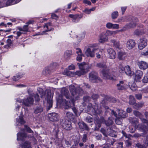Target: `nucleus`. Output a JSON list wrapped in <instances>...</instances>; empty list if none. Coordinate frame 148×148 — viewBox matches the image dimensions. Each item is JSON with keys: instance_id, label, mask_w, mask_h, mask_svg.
Instances as JSON below:
<instances>
[{"instance_id": "nucleus-47", "label": "nucleus", "mask_w": 148, "mask_h": 148, "mask_svg": "<svg viewBox=\"0 0 148 148\" xmlns=\"http://www.w3.org/2000/svg\"><path fill=\"white\" fill-rule=\"evenodd\" d=\"M25 128L27 132L29 133H33V131L27 125H24Z\"/></svg>"}, {"instance_id": "nucleus-4", "label": "nucleus", "mask_w": 148, "mask_h": 148, "mask_svg": "<svg viewBox=\"0 0 148 148\" xmlns=\"http://www.w3.org/2000/svg\"><path fill=\"white\" fill-rule=\"evenodd\" d=\"M74 65L71 64L68 66V69H66L64 70L63 74L70 77H73L74 76Z\"/></svg>"}, {"instance_id": "nucleus-48", "label": "nucleus", "mask_w": 148, "mask_h": 148, "mask_svg": "<svg viewBox=\"0 0 148 148\" xmlns=\"http://www.w3.org/2000/svg\"><path fill=\"white\" fill-rule=\"evenodd\" d=\"M101 133L105 136H107L108 133L106 130L103 128H101Z\"/></svg>"}, {"instance_id": "nucleus-14", "label": "nucleus", "mask_w": 148, "mask_h": 148, "mask_svg": "<svg viewBox=\"0 0 148 148\" xmlns=\"http://www.w3.org/2000/svg\"><path fill=\"white\" fill-rule=\"evenodd\" d=\"M143 73L140 70H137L136 71L134 79L135 81L136 82L140 81L143 76Z\"/></svg>"}, {"instance_id": "nucleus-23", "label": "nucleus", "mask_w": 148, "mask_h": 148, "mask_svg": "<svg viewBox=\"0 0 148 148\" xmlns=\"http://www.w3.org/2000/svg\"><path fill=\"white\" fill-rule=\"evenodd\" d=\"M107 52L109 54V58L111 59H114L116 57V54L114 51L111 48L107 49Z\"/></svg>"}, {"instance_id": "nucleus-46", "label": "nucleus", "mask_w": 148, "mask_h": 148, "mask_svg": "<svg viewBox=\"0 0 148 148\" xmlns=\"http://www.w3.org/2000/svg\"><path fill=\"white\" fill-rule=\"evenodd\" d=\"M125 73H126L127 75L129 76H131L133 74L132 72L131 71L130 67V70H127V69H125Z\"/></svg>"}, {"instance_id": "nucleus-64", "label": "nucleus", "mask_w": 148, "mask_h": 148, "mask_svg": "<svg viewBox=\"0 0 148 148\" xmlns=\"http://www.w3.org/2000/svg\"><path fill=\"white\" fill-rule=\"evenodd\" d=\"M140 119L141 120L142 122L143 123H146L147 124V123L148 122V121L146 119L143 118V117H142Z\"/></svg>"}, {"instance_id": "nucleus-13", "label": "nucleus", "mask_w": 148, "mask_h": 148, "mask_svg": "<svg viewBox=\"0 0 148 148\" xmlns=\"http://www.w3.org/2000/svg\"><path fill=\"white\" fill-rule=\"evenodd\" d=\"M34 101L33 97L30 96L27 97V99H24L23 101V103L25 106H29L30 104H33Z\"/></svg>"}, {"instance_id": "nucleus-44", "label": "nucleus", "mask_w": 148, "mask_h": 148, "mask_svg": "<svg viewBox=\"0 0 148 148\" xmlns=\"http://www.w3.org/2000/svg\"><path fill=\"white\" fill-rule=\"evenodd\" d=\"M30 143L29 141H26L23 144L22 146L23 148H27L30 147Z\"/></svg>"}, {"instance_id": "nucleus-25", "label": "nucleus", "mask_w": 148, "mask_h": 148, "mask_svg": "<svg viewBox=\"0 0 148 148\" xmlns=\"http://www.w3.org/2000/svg\"><path fill=\"white\" fill-rule=\"evenodd\" d=\"M18 140L23 141L24 138L27 137V134L25 133H18L17 135Z\"/></svg>"}, {"instance_id": "nucleus-34", "label": "nucleus", "mask_w": 148, "mask_h": 148, "mask_svg": "<svg viewBox=\"0 0 148 148\" xmlns=\"http://www.w3.org/2000/svg\"><path fill=\"white\" fill-rule=\"evenodd\" d=\"M144 33V32L141 29H137L134 32V34L137 36L142 35Z\"/></svg>"}, {"instance_id": "nucleus-38", "label": "nucleus", "mask_w": 148, "mask_h": 148, "mask_svg": "<svg viewBox=\"0 0 148 148\" xmlns=\"http://www.w3.org/2000/svg\"><path fill=\"white\" fill-rule=\"evenodd\" d=\"M107 37L105 35L101 36L99 39V42L101 43H102L107 40Z\"/></svg>"}, {"instance_id": "nucleus-12", "label": "nucleus", "mask_w": 148, "mask_h": 148, "mask_svg": "<svg viewBox=\"0 0 148 148\" xmlns=\"http://www.w3.org/2000/svg\"><path fill=\"white\" fill-rule=\"evenodd\" d=\"M106 101L113 103H116L117 101L114 98L110 97L109 96L104 95V98L102 101L101 103L102 104L104 105L106 103Z\"/></svg>"}, {"instance_id": "nucleus-63", "label": "nucleus", "mask_w": 148, "mask_h": 148, "mask_svg": "<svg viewBox=\"0 0 148 148\" xmlns=\"http://www.w3.org/2000/svg\"><path fill=\"white\" fill-rule=\"evenodd\" d=\"M142 81L144 83L148 82V77L147 76H144L143 79Z\"/></svg>"}, {"instance_id": "nucleus-8", "label": "nucleus", "mask_w": 148, "mask_h": 148, "mask_svg": "<svg viewBox=\"0 0 148 148\" xmlns=\"http://www.w3.org/2000/svg\"><path fill=\"white\" fill-rule=\"evenodd\" d=\"M51 93L50 92H48L47 93L46 96L47 99V110H49L52 107L53 105V101L52 97H51Z\"/></svg>"}, {"instance_id": "nucleus-28", "label": "nucleus", "mask_w": 148, "mask_h": 148, "mask_svg": "<svg viewBox=\"0 0 148 148\" xmlns=\"http://www.w3.org/2000/svg\"><path fill=\"white\" fill-rule=\"evenodd\" d=\"M125 69L127 70H129L130 66H124L121 64H120L119 66V71L120 73H124Z\"/></svg>"}, {"instance_id": "nucleus-52", "label": "nucleus", "mask_w": 148, "mask_h": 148, "mask_svg": "<svg viewBox=\"0 0 148 148\" xmlns=\"http://www.w3.org/2000/svg\"><path fill=\"white\" fill-rule=\"evenodd\" d=\"M132 121V123L134 124H137L138 123V121L137 119L135 118H131L130 121Z\"/></svg>"}, {"instance_id": "nucleus-18", "label": "nucleus", "mask_w": 148, "mask_h": 148, "mask_svg": "<svg viewBox=\"0 0 148 148\" xmlns=\"http://www.w3.org/2000/svg\"><path fill=\"white\" fill-rule=\"evenodd\" d=\"M61 92L62 95H64L67 99H69L71 101V99L70 98H71V96H69V90L66 88H63L61 89Z\"/></svg>"}, {"instance_id": "nucleus-40", "label": "nucleus", "mask_w": 148, "mask_h": 148, "mask_svg": "<svg viewBox=\"0 0 148 148\" xmlns=\"http://www.w3.org/2000/svg\"><path fill=\"white\" fill-rule=\"evenodd\" d=\"M104 123H105L107 126H109L112 124L113 121L111 119H109L107 121H105V122Z\"/></svg>"}, {"instance_id": "nucleus-59", "label": "nucleus", "mask_w": 148, "mask_h": 148, "mask_svg": "<svg viewBox=\"0 0 148 148\" xmlns=\"http://www.w3.org/2000/svg\"><path fill=\"white\" fill-rule=\"evenodd\" d=\"M15 0H8L6 2V4L8 5H10L12 4V3Z\"/></svg>"}, {"instance_id": "nucleus-49", "label": "nucleus", "mask_w": 148, "mask_h": 148, "mask_svg": "<svg viewBox=\"0 0 148 148\" xmlns=\"http://www.w3.org/2000/svg\"><path fill=\"white\" fill-rule=\"evenodd\" d=\"M21 77V75H18L15 76H14L13 78V81H16L19 80Z\"/></svg>"}, {"instance_id": "nucleus-42", "label": "nucleus", "mask_w": 148, "mask_h": 148, "mask_svg": "<svg viewBox=\"0 0 148 148\" xmlns=\"http://www.w3.org/2000/svg\"><path fill=\"white\" fill-rule=\"evenodd\" d=\"M82 17V16L81 15H75V22H78Z\"/></svg>"}, {"instance_id": "nucleus-9", "label": "nucleus", "mask_w": 148, "mask_h": 148, "mask_svg": "<svg viewBox=\"0 0 148 148\" xmlns=\"http://www.w3.org/2000/svg\"><path fill=\"white\" fill-rule=\"evenodd\" d=\"M48 117L49 120L53 122H55L58 121L59 117L58 114L52 112L48 114Z\"/></svg>"}, {"instance_id": "nucleus-62", "label": "nucleus", "mask_w": 148, "mask_h": 148, "mask_svg": "<svg viewBox=\"0 0 148 148\" xmlns=\"http://www.w3.org/2000/svg\"><path fill=\"white\" fill-rule=\"evenodd\" d=\"M119 25L117 24H114L112 23V28L113 29H117L119 28Z\"/></svg>"}, {"instance_id": "nucleus-61", "label": "nucleus", "mask_w": 148, "mask_h": 148, "mask_svg": "<svg viewBox=\"0 0 148 148\" xmlns=\"http://www.w3.org/2000/svg\"><path fill=\"white\" fill-rule=\"evenodd\" d=\"M87 136L86 134H83V136L82 141L84 142H86L87 140Z\"/></svg>"}, {"instance_id": "nucleus-51", "label": "nucleus", "mask_w": 148, "mask_h": 148, "mask_svg": "<svg viewBox=\"0 0 148 148\" xmlns=\"http://www.w3.org/2000/svg\"><path fill=\"white\" fill-rule=\"evenodd\" d=\"M136 98L138 100H140L142 99V95L141 94L138 93L136 94L135 95Z\"/></svg>"}, {"instance_id": "nucleus-20", "label": "nucleus", "mask_w": 148, "mask_h": 148, "mask_svg": "<svg viewBox=\"0 0 148 148\" xmlns=\"http://www.w3.org/2000/svg\"><path fill=\"white\" fill-rule=\"evenodd\" d=\"M83 93V91L82 89L80 88H77L75 89V97L76 100H78L79 96L81 95Z\"/></svg>"}, {"instance_id": "nucleus-17", "label": "nucleus", "mask_w": 148, "mask_h": 148, "mask_svg": "<svg viewBox=\"0 0 148 148\" xmlns=\"http://www.w3.org/2000/svg\"><path fill=\"white\" fill-rule=\"evenodd\" d=\"M147 40L146 39L143 38L140 39V43L138 44V48L140 49H142L147 45Z\"/></svg>"}, {"instance_id": "nucleus-36", "label": "nucleus", "mask_w": 148, "mask_h": 148, "mask_svg": "<svg viewBox=\"0 0 148 148\" xmlns=\"http://www.w3.org/2000/svg\"><path fill=\"white\" fill-rule=\"evenodd\" d=\"M142 136L145 138L144 140L143 143L146 146L148 147V134H143Z\"/></svg>"}, {"instance_id": "nucleus-55", "label": "nucleus", "mask_w": 148, "mask_h": 148, "mask_svg": "<svg viewBox=\"0 0 148 148\" xmlns=\"http://www.w3.org/2000/svg\"><path fill=\"white\" fill-rule=\"evenodd\" d=\"M136 146L138 148H146V147L144 145H142L140 143H138L136 144Z\"/></svg>"}, {"instance_id": "nucleus-21", "label": "nucleus", "mask_w": 148, "mask_h": 148, "mask_svg": "<svg viewBox=\"0 0 148 148\" xmlns=\"http://www.w3.org/2000/svg\"><path fill=\"white\" fill-rule=\"evenodd\" d=\"M69 90L72 95L71 97V102L73 106H74V85H71L69 86Z\"/></svg>"}, {"instance_id": "nucleus-22", "label": "nucleus", "mask_w": 148, "mask_h": 148, "mask_svg": "<svg viewBox=\"0 0 148 148\" xmlns=\"http://www.w3.org/2000/svg\"><path fill=\"white\" fill-rule=\"evenodd\" d=\"M44 108V107L43 106H37L34 108V112L35 114L40 113L43 111Z\"/></svg>"}, {"instance_id": "nucleus-3", "label": "nucleus", "mask_w": 148, "mask_h": 148, "mask_svg": "<svg viewBox=\"0 0 148 148\" xmlns=\"http://www.w3.org/2000/svg\"><path fill=\"white\" fill-rule=\"evenodd\" d=\"M88 111L90 114L94 115L100 114L102 112L101 107L96 104L93 106L91 104H90L88 106Z\"/></svg>"}, {"instance_id": "nucleus-53", "label": "nucleus", "mask_w": 148, "mask_h": 148, "mask_svg": "<svg viewBox=\"0 0 148 148\" xmlns=\"http://www.w3.org/2000/svg\"><path fill=\"white\" fill-rule=\"evenodd\" d=\"M76 53L78 54H82V51L81 49L79 48H76L75 49Z\"/></svg>"}, {"instance_id": "nucleus-58", "label": "nucleus", "mask_w": 148, "mask_h": 148, "mask_svg": "<svg viewBox=\"0 0 148 148\" xmlns=\"http://www.w3.org/2000/svg\"><path fill=\"white\" fill-rule=\"evenodd\" d=\"M122 133L123 134V136H124L126 138H127L128 139H129V135L127 134L123 131H122Z\"/></svg>"}, {"instance_id": "nucleus-26", "label": "nucleus", "mask_w": 148, "mask_h": 148, "mask_svg": "<svg viewBox=\"0 0 148 148\" xmlns=\"http://www.w3.org/2000/svg\"><path fill=\"white\" fill-rule=\"evenodd\" d=\"M72 55V51L70 50H66L64 53V58L66 60H69L71 58Z\"/></svg>"}, {"instance_id": "nucleus-2", "label": "nucleus", "mask_w": 148, "mask_h": 148, "mask_svg": "<svg viewBox=\"0 0 148 148\" xmlns=\"http://www.w3.org/2000/svg\"><path fill=\"white\" fill-rule=\"evenodd\" d=\"M99 49V47L97 44L91 45L86 49L85 52V54L88 57H94L95 56V52Z\"/></svg>"}, {"instance_id": "nucleus-27", "label": "nucleus", "mask_w": 148, "mask_h": 148, "mask_svg": "<svg viewBox=\"0 0 148 148\" xmlns=\"http://www.w3.org/2000/svg\"><path fill=\"white\" fill-rule=\"evenodd\" d=\"M84 37L83 33H81L76 36V41L75 44L77 45Z\"/></svg>"}, {"instance_id": "nucleus-19", "label": "nucleus", "mask_w": 148, "mask_h": 148, "mask_svg": "<svg viewBox=\"0 0 148 148\" xmlns=\"http://www.w3.org/2000/svg\"><path fill=\"white\" fill-rule=\"evenodd\" d=\"M137 64L140 69H141L145 70L148 67L147 64L146 62L142 61L138 62Z\"/></svg>"}, {"instance_id": "nucleus-10", "label": "nucleus", "mask_w": 148, "mask_h": 148, "mask_svg": "<svg viewBox=\"0 0 148 148\" xmlns=\"http://www.w3.org/2000/svg\"><path fill=\"white\" fill-rule=\"evenodd\" d=\"M38 93L34 95V97L36 102H38L40 100V97H42L45 95V93L42 89H40L38 90Z\"/></svg>"}, {"instance_id": "nucleus-24", "label": "nucleus", "mask_w": 148, "mask_h": 148, "mask_svg": "<svg viewBox=\"0 0 148 148\" xmlns=\"http://www.w3.org/2000/svg\"><path fill=\"white\" fill-rule=\"evenodd\" d=\"M78 125L80 129L83 130L89 131V128L88 126L84 122H79Z\"/></svg>"}, {"instance_id": "nucleus-32", "label": "nucleus", "mask_w": 148, "mask_h": 148, "mask_svg": "<svg viewBox=\"0 0 148 148\" xmlns=\"http://www.w3.org/2000/svg\"><path fill=\"white\" fill-rule=\"evenodd\" d=\"M126 56V55L124 52L120 51L118 53V57L120 60L124 59Z\"/></svg>"}, {"instance_id": "nucleus-35", "label": "nucleus", "mask_w": 148, "mask_h": 148, "mask_svg": "<svg viewBox=\"0 0 148 148\" xmlns=\"http://www.w3.org/2000/svg\"><path fill=\"white\" fill-rule=\"evenodd\" d=\"M110 42L113 44V45L117 48L119 47V41H117L115 39H112L110 40Z\"/></svg>"}, {"instance_id": "nucleus-43", "label": "nucleus", "mask_w": 148, "mask_h": 148, "mask_svg": "<svg viewBox=\"0 0 148 148\" xmlns=\"http://www.w3.org/2000/svg\"><path fill=\"white\" fill-rule=\"evenodd\" d=\"M136 26V24L135 23H129L125 25L126 27L127 28H130Z\"/></svg>"}, {"instance_id": "nucleus-7", "label": "nucleus", "mask_w": 148, "mask_h": 148, "mask_svg": "<svg viewBox=\"0 0 148 148\" xmlns=\"http://www.w3.org/2000/svg\"><path fill=\"white\" fill-rule=\"evenodd\" d=\"M89 79L92 82H95L97 80L100 82L102 81L101 79L98 77L97 73L95 72H92L89 74Z\"/></svg>"}, {"instance_id": "nucleus-41", "label": "nucleus", "mask_w": 148, "mask_h": 148, "mask_svg": "<svg viewBox=\"0 0 148 148\" xmlns=\"http://www.w3.org/2000/svg\"><path fill=\"white\" fill-rule=\"evenodd\" d=\"M118 16V13L117 11L113 12L111 14L112 18L113 19H115Z\"/></svg>"}, {"instance_id": "nucleus-30", "label": "nucleus", "mask_w": 148, "mask_h": 148, "mask_svg": "<svg viewBox=\"0 0 148 148\" xmlns=\"http://www.w3.org/2000/svg\"><path fill=\"white\" fill-rule=\"evenodd\" d=\"M118 110L119 112L118 113L119 115L121 117L125 118L127 117L128 115L125 111L122 110L118 109Z\"/></svg>"}, {"instance_id": "nucleus-1", "label": "nucleus", "mask_w": 148, "mask_h": 148, "mask_svg": "<svg viewBox=\"0 0 148 148\" xmlns=\"http://www.w3.org/2000/svg\"><path fill=\"white\" fill-rule=\"evenodd\" d=\"M96 66L99 68H102L103 69L101 71V74L104 79L113 80L114 76L111 75L109 69L107 67L106 63L101 62L98 63Z\"/></svg>"}, {"instance_id": "nucleus-37", "label": "nucleus", "mask_w": 148, "mask_h": 148, "mask_svg": "<svg viewBox=\"0 0 148 148\" xmlns=\"http://www.w3.org/2000/svg\"><path fill=\"white\" fill-rule=\"evenodd\" d=\"M7 44L4 46V48H8L10 47L12 44V41L11 39H8L6 41Z\"/></svg>"}, {"instance_id": "nucleus-5", "label": "nucleus", "mask_w": 148, "mask_h": 148, "mask_svg": "<svg viewBox=\"0 0 148 148\" xmlns=\"http://www.w3.org/2000/svg\"><path fill=\"white\" fill-rule=\"evenodd\" d=\"M60 103H62L64 106V108L65 109H67L71 106V102L69 100V101H66L65 99H63V97L60 95L57 100Z\"/></svg>"}, {"instance_id": "nucleus-15", "label": "nucleus", "mask_w": 148, "mask_h": 148, "mask_svg": "<svg viewBox=\"0 0 148 148\" xmlns=\"http://www.w3.org/2000/svg\"><path fill=\"white\" fill-rule=\"evenodd\" d=\"M136 43L134 40L129 39L127 40L126 43V47L129 49L133 48L135 46Z\"/></svg>"}, {"instance_id": "nucleus-29", "label": "nucleus", "mask_w": 148, "mask_h": 148, "mask_svg": "<svg viewBox=\"0 0 148 148\" xmlns=\"http://www.w3.org/2000/svg\"><path fill=\"white\" fill-rule=\"evenodd\" d=\"M116 86L117 89L119 90H123L125 88V84L123 81H119V83L117 84Z\"/></svg>"}, {"instance_id": "nucleus-60", "label": "nucleus", "mask_w": 148, "mask_h": 148, "mask_svg": "<svg viewBox=\"0 0 148 148\" xmlns=\"http://www.w3.org/2000/svg\"><path fill=\"white\" fill-rule=\"evenodd\" d=\"M125 143L127 147H129L131 145V142L129 140V139H128L126 140Z\"/></svg>"}, {"instance_id": "nucleus-56", "label": "nucleus", "mask_w": 148, "mask_h": 148, "mask_svg": "<svg viewBox=\"0 0 148 148\" xmlns=\"http://www.w3.org/2000/svg\"><path fill=\"white\" fill-rule=\"evenodd\" d=\"M92 10V9H85L84 11L83 12H85L86 14H90V13L91 11Z\"/></svg>"}, {"instance_id": "nucleus-6", "label": "nucleus", "mask_w": 148, "mask_h": 148, "mask_svg": "<svg viewBox=\"0 0 148 148\" xmlns=\"http://www.w3.org/2000/svg\"><path fill=\"white\" fill-rule=\"evenodd\" d=\"M60 124L62 127L66 130H70L71 128V122L66 119H62L61 121Z\"/></svg>"}, {"instance_id": "nucleus-57", "label": "nucleus", "mask_w": 148, "mask_h": 148, "mask_svg": "<svg viewBox=\"0 0 148 148\" xmlns=\"http://www.w3.org/2000/svg\"><path fill=\"white\" fill-rule=\"evenodd\" d=\"M106 26L108 29H112V23L110 22L106 24Z\"/></svg>"}, {"instance_id": "nucleus-11", "label": "nucleus", "mask_w": 148, "mask_h": 148, "mask_svg": "<svg viewBox=\"0 0 148 148\" xmlns=\"http://www.w3.org/2000/svg\"><path fill=\"white\" fill-rule=\"evenodd\" d=\"M79 64V69L82 73H85L87 72L89 68L88 64L85 62H83Z\"/></svg>"}, {"instance_id": "nucleus-33", "label": "nucleus", "mask_w": 148, "mask_h": 148, "mask_svg": "<svg viewBox=\"0 0 148 148\" xmlns=\"http://www.w3.org/2000/svg\"><path fill=\"white\" fill-rule=\"evenodd\" d=\"M129 103L130 105H133L135 104V105H137V104L136 103V101L135 98L132 96H130Z\"/></svg>"}, {"instance_id": "nucleus-45", "label": "nucleus", "mask_w": 148, "mask_h": 148, "mask_svg": "<svg viewBox=\"0 0 148 148\" xmlns=\"http://www.w3.org/2000/svg\"><path fill=\"white\" fill-rule=\"evenodd\" d=\"M16 121L21 124H23L25 123V122L23 120V119L22 117H20L19 119H16Z\"/></svg>"}, {"instance_id": "nucleus-54", "label": "nucleus", "mask_w": 148, "mask_h": 148, "mask_svg": "<svg viewBox=\"0 0 148 148\" xmlns=\"http://www.w3.org/2000/svg\"><path fill=\"white\" fill-rule=\"evenodd\" d=\"M99 97V95L97 94H93L92 96V98L94 100H96Z\"/></svg>"}, {"instance_id": "nucleus-39", "label": "nucleus", "mask_w": 148, "mask_h": 148, "mask_svg": "<svg viewBox=\"0 0 148 148\" xmlns=\"http://www.w3.org/2000/svg\"><path fill=\"white\" fill-rule=\"evenodd\" d=\"M133 113L135 116L139 117L140 119L143 116V115L140 112L138 111H134Z\"/></svg>"}, {"instance_id": "nucleus-16", "label": "nucleus", "mask_w": 148, "mask_h": 148, "mask_svg": "<svg viewBox=\"0 0 148 148\" xmlns=\"http://www.w3.org/2000/svg\"><path fill=\"white\" fill-rule=\"evenodd\" d=\"M105 122V120L103 117H101L100 118H96L95 120V123L98 128L101 126V123H103Z\"/></svg>"}, {"instance_id": "nucleus-50", "label": "nucleus", "mask_w": 148, "mask_h": 148, "mask_svg": "<svg viewBox=\"0 0 148 148\" xmlns=\"http://www.w3.org/2000/svg\"><path fill=\"white\" fill-rule=\"evenodd\" d=\"M93 121V119L90 116H88L86 118V121L88 123H91Z\"/></svg>"}, {"instance_id": "nucleus-31", "label": "nucleus", "mask_w": 148, "mask_h": 148, "mask_svg": "<svg viewBox=\"0 0 148 148\" xmlns=\"http://www.w3.org/2000/svg\"><path fill=\"white\" fill-rule=\"evenodd\" d=\"M52 67L51 66L50 67L46 68L42 72L43 75H49L51 73V70Z\"/></svg>"}]
</instances>
